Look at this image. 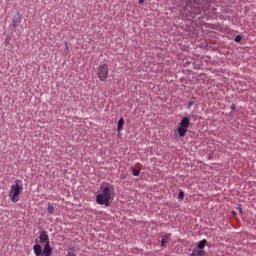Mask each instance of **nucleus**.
<instances>
[{"label":"nucleus","mask_w":256,"mask_h":256,"mask_svg":"<svg viewBox=\"0 0 256 256\" xmlns=\"http://www.w3.org/2000/svg\"><path fill=\"white\" fill-rule=\"evenodd\" d=\"M47 210L48 213L52 215L54 213V206H52V204H48Z\"/></svg>","instance_id":"nucleus-10"},{"label":"nucleus","mask_w":256,"mask_h":256,"mask_svg":"<svg viewBox=\"0 0 256 256\" xmlns=\"http://www.w3.org/2000/svg\"><path fill=\"white\" fill-rule=\"evenodd\" d=\"M20 24V19L17 18V19H13V27H17L18 25Z\"/></svg>","instance_id":"nucleus-12"},{"label":"nucleus","mask_w":256,"mask_h":256,"mask_svg":"<svg viewBox=\"0 0 256 256\" xmlns=\"http://www.w3.org/2000/svg\"><path fill=\"white\" fill-rule=\"evenodd\" d=\"M40 242L41 243H46L45 244V248L43 250V255L44 256H51L52 253V249L50 246V242H49V236L47 234V232L45 230H43L39 236Z\"/></svg>","instance_id":"nucleus-3"},{"label":"nucleus","mask_w":256,"mask_h":256,"mask_svg":"<svg viewBox=\"0 0 256 256\" xmlns=\"http://www.w3.org/2000/svg\"><path fill=\"white\" fill-rule=\"evenodd\" d=\"M97 76L102 82H105L108 79V76H109L108 64L103 63L99 65V67L97 68Z\"/></svg>","instance_id":"nucleus-4"},{"label":"nucleus","mask_w":256,"mask_h":256,"mask_svg":"<svg viewBox=\"0 0 256 256\" xmlns=\"http://www.w3.org/2000/svg\"><path fill=\"white\" fill-rule=\"evenodd\" d=\"M33 249L36 256H44L40 244H35V246H33Z\"/></svg>","instance_id":"nucleus-6"},{"label":"nucleus","mask_w":256,"mask_h":256,"mask_svg":"<svg viewBox=\"0 0 256 256\" xmlns=\"http://www.w3.org/2000/svg\"><path fill=\"white\" fill-rule=\"evenodd\" d=\"M238 210L240 211V213H242V208H241V206H238Z\"/></svg>","instance_id":"nucleus-19"},{"label":"nucleus","mask_w":256,"mask_h":256,"mask_svg":"<svg viewBox=\"0 0 256 256\" xmlns=\"http://www.w3.org/2000/svg\"><path fill=\"white\" fill-rule=\"evenodd\" d=\"M67 256H76V254H73V252H68Z\"/></svg>","instance_id":"nucleus-16"},{"label":"nucleus","mask_w":256,"mask_h":256,"mask_svg":"<svg viewBox=\"0 0 256 256\" xmlns=\"http://www.w3.org/2000/svg\"><path fill=\"white\" fill-rule=\"evenodd\" d=\"M234 215H236V212H233Z\"/></svg>","instance_id":"nucleus-21"},{"label":"nucleus","mask_w":256,"mask_h":256,"mask_svg":"<svg viewBox=\"0 0 256 256\" xmlns=\"http://www.w3.org/2000/svg\"><path fill=\"white\" fill-rule=\"evenodd\" d=\"M197 255L198 256H204L205 255V250H203V249L202 250L201 249L197 250Z\"/></svg>","instance_id":"nucleus-13"},{"label":"nucleus","mask_w":256,"mask_h":256,"mask_svg":"<svg viewBox=\"0 0 256 256\" xmlns=\"http://www.w3.org/2000/svg\"><path fill=\"white\" fill-rule=\"evenodd\" d=\"M193 104H194V102H193V101H190V102H189V108H190L191 106H193Z\"/></svg>","instance_id":"nucleus-18"},{"label":"nucleus","mask_w":256,"mask_h":256,"mask_svg":"<svg viewBox=\"0 0 256 256\" xmlns=\"http://www.w3.org/2000/svg\"><path fill=\"white\" fill-rule=\"evenodd\" d=\"M22 191H23L22 180H16L15 184H12L9 192L10 200L13 203H17L19 201V196L21 195Z\"/></svg>","instance_id":"nucleus-2"},{"label":"nucleus","mask_w":256,"mask_h":256,"mask_svg":"<svg viewBox=\"0 0 256 256\" xmlns=\"http://www.w3.org/2000/svg\"><path fill=\"white\" fill-rule=\"evenodd\" d=\"M168 240H169V236H163L161 246L166 247V244L168 243Z\"/></svg>","instance_id":"nucleus-9"},{"label":"nucleus","mask_w":256,"mask_h":256,"mask_svg":"<svg viewBox=\"0 0 256 256\" xmlns=\"http://www.w3.org/2000/svg\"><path fill=\"white\" fill-rule=\"evenodd\" d=\"M231 109H232L233 111H235V110H236V106H235V104H232Z\"/></svg>","instance_id":"nucleus-17"},{"label":"nucleus","mask_w":256,"mask_h":256,"mask_svg":"<svg viewBox=\"0 0 256 256\" xmlns=\"http://www.w3.org/2000/svg\"><path fill=\"white\" fill-rule=\"evenodd\" d=\"M124 123H125L124 119L120 118V120L118 121V132H121L123 130Z\"/></svg>","instance_id":"nucleus-7"},{"label":"nucleus","mask_w":256,"mask_h":256,"mask_svg":"<svg viewBox=\"0 0 256 256\" xmlns=\"http://www.w3.org/2000/svg\"><path fill=\"white\" fill-rule=\"evenodd\" d=\"M114 190L113 186L108 183L101 184L99 194L96 196V202L99 205H105L106 207L110 206V201L113 199Z\"/></svg>","instance_id":"nucleus-1"},{"label":"nucleus","mask_w":256,"mask_h":256,"mask_svg":"<svg viewBox=\"0 0 256 256\" xmlns=\"http://www.w3.org/2000/svg\"><path fill=\"white\" fill-rule=\"evenodd\" d=\"M242 40V37L240 35H236V38H234V41L236 43H239Z\"/></svg>","instance_id":"nucleus-14"},{"label":"nucleus","mask_w":256,"mask_h":256,"mask_svg":"<svg viewBox=\"0 0 256 256\" xmlns=\"http://www.w3.org/2000/svg\"><path fill=\"white\" fill-rule=\"evenodd\" d=\"M184 196H185V194H184V192H179V196H178V198L180 199V200H183L184 199Z\"/></svg>","instance_id":"nucleus-15"},{"label":"nucleus","mask_w":256,"mask_h":256,"mask_svg":"<svg viewBox=\"0 0 256 256\" xmlns=\"http://www.w3.org/2000/svg\"><path fill=\"white\" fill-rule=\"evenodd\" d=\"M206 244H207V240H201L200 242H199V244H198V248L199 249H204L205 248V246H206Z\"/></svg>","instance_id":"nucleus-8"},{"label":"nucleus","mask_w":256,"mask_h":256,"mask_svg":"<svg viewBox=\"0 0 256 256\" xmlns=\"http://www.w3.org/2000/svg\"><path fill=\"white\" fill-rule=\"evenodd\" d=\"M145 2V0H139L140 4H143Z\"/></svg>","instance_id":"nucleus-20"},{"label":"nucleus","mask_w":256,"mask_h":256,"mask_svg":"<svg viewBox=\"0 0 256 256\" xmlns=\"http://www.w3.org/2000/svg\"><path fill=\"white\" fill-rule=\"evenodd\" d=\"M190 126V119L189 117H184L180 122V126L178 127V133L180 137H185L186 133L188 132V128Z\"/></svg>","instance_id":"nucleus-5"},{"label":"nucleus","mask_w":256,"mask_h":256,"mask_svg":"<svg viewBox=\"0 0 256 256\" xmlns=\"http://www.w3.org/2000/svg\"><path fill=\"white\" fill-rule=\"evenodd\" d=\"M133 175L138 177L140 175V170L136 169L135 167H132Z\"/></svg>","instance_id":"nucleus-11"}]
</instances>
